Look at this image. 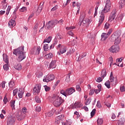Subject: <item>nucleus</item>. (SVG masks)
I'll use <instances>...</instances> for the list:
<instances>
[{"instance_id":"nucleus-29","label":"nucleus","mask_w":125,"mask_h":125,"mask_svg":"<svg viewBox=\"0 0 125 125\" xmlns=\"http://www.w3.org/2000/svg\"><path fill=\"white\" fill-rule=\"evenodd\" d=\"M51 40H52V37H49L47 39L44 40L43 43L47 42V43H49L51 42Z\"/></svg>"},{"instance_id":"nucleus-55","label":"nucleus","mask_w":125,"mask_h":125,"mask_svg":"<svg viewBox=\"0 0 125 125\" xmlns=\"http://www.w3.org/2000/svg\"><path fill=\"white\" fill-rule=\"evenodd\" d=\"M57 21V24L58 23V24H60V25H62L63 24V22H64V21L63 20H61L59 21Z\"/></svg>"},{"instance_id":"nucleus-32","label":"nucleus","mask_w":125,"mask_h":125,"mask_svg":"<svg viewBox=\"0 0 125 125\" xmlns=\"http://www.w3.org/2000/svg\"><path fill=\"white\" fill-rule=\"evenodd\" d=\"M104 85H105V86H106V87H107V88H111V86L110 85V81L108 80L107 81H106Z\"/></svg>"},{"instance_id":"nucleus-5","label":"nucleus","mask_w":125,"mask_h":125,"mask_svg":"<svg viewBox=\"0 0 125 125\" xmlns=\"http://www.w3.org/2000/svg\"><path fill=\"white\" fill-rule=\"evenodd\" d=\"M116 16H117V9H114L109 16V18L108 19V21H109V22H112L113 20H115V18H116Z\"/></svg>"},{"instance_id":"nucleus-33","label":"nucleus","mask_w":125,"mask_h":125,"mask_svg":"<svg viewBox=\"0 0 125 125\" xmlns=\"http://www.w3.org/2000/svg\"><path fill=\"white\" fill-rule=\"evenodd\" d=\"M42 5H43V3H41L40 6L38 7L37 9V11H38V12H41V11H42Z\"/></svg>"},{"instance_id":"nucleus-17","label":"nucleus","mask_w":125,"mask_h":125,"mask_svg":"<svg viewBox=\"0 0 125 125\" xmlns=\"http://www.w3.org/2000/svg\"><path fill=\"white\" fill-rule=\"evenodd\" d=\"M8 25L10 28H12L13 26H15L16 25V23L15 22V20H11L8 22Z\"/></svg>"},{"instance_id":"nucleus-4","label":"nucleus","mask_w":125,"mask_h":125,"mask_svg":"<svg viewBox=\"0 0 125 125\" xmlns=\"http://www.w3.org/2000/svg\"><path fill=\"white\" fill-rule=\"evenodd\" d=\"M54 78H55V77H54V75H48L44 77L43 82H44L45 83H49L50 81H53Z\"/></svg>"},{"instance_id":"nucleus-6","label":"nucleus","mask_w":125,"mask_h":125,"mask_svg":"<svg viewBox=\"0 0 125 125\" xmlns=\"http://www.w3.org/2000/svg\"><path fill=\"white\" fill-rule=\"evenodd\" d=\"M57 24V21H48V22L46 24V27L48 29H50L51 28H53L55 27V25Z\"/></svg>"},{"instance_id":"nucleus-41","label":"nucleus","mask_w":125,"mask_h":125,"mask_svg":"<svg viewBox=\"0 0 125 125\" xmlns=\"http://www.w3.org/2000/svg\"><path fill=\"white\" fill-rule=\"evenodd\" d=\"M60 92L61 94H62V95H64L65 97H67V95L66 94V90L65 91L64 90H62Z\"/></svg>"},{"instance_id":"nucleus-28","label":"nucleus","mask_w":125,"mask_h":125,"mask_svg":"<svg viewBox=\"0 0 125 125\" xmlns=\"http://www.w3.org/2000/svg\"><path fill=\"white\" fill-rule=\"evenodd\" d=\"M10 105L13 110V109H15V101H11L10 102Z\"/></svg>"},{"instance_id":"nucleus-14","label":"nucleus","mask_w":125,"mask_h":125,"mask_svg":"<svg viewBox=\"0 0 125 125\" xmlns=\"http://www.w3.org/2000/svg\"><path fill=\"white\" fill-rule=\"evenodd\" d=\"M111 8V6L106 5L104 6V9L102 10V13H107L110 11V9Z\"/></svg>"},{"instance_id":"nucleus-9","label":"nucleus","mask_w":125,"mask_h":125,"mask_svg":"<svg viewBox=\"0 0 125 125\" xmlns=\"http://www.w3.org/2000/svg\"><path fill=\"white\" fill-rule=\"evenodd\" d=\"M109 50L110 52H112L114 53V52H119V51L120 50V48L119 47V46L118 45H115L112 46L109 49Z\"/></svg>"},{"instance_id":"nucleus-56","label":"nucleus","mask_w":125,"mask_h":125,"mask_svg":"<svg viewBox=\"0 0 125 125\" xmlns=\"http://www.w3.org/2000/svg\"><path fill=\"white\" fill-rule=\"evenodd\" d=\"M41 110L42 108H41V106H37L36 108V112H41Z\"/></svg>"},{"instance_id":"nucleus-49","label":"nucleus","mask_w":125,"mask_h":125,"mask_svg":"<svg viewBox=\"0 0 125 125\" xmlns=\"http://www.w3.org/2000/svg\"><path fill=\"white\" fill-rule=\"evenodd\" d=\"M3 67L5 71H7L9 69L8 65L7 64H4Z\"/></svg>"},{"instance_id":"nucleus-62","label":"nucleus","mask_w":125,"mask_h":125,"mask_svg":"<svg viewBox=\"0 0 125 125\" xmlns=\"http://www.w3.org/2000/svg\"><path fill=\"white\" fill-rule=\"evenodd\" d=\"M26 111H27V108L26 107L22 108V114H26Z\"/></svg>"},{"instance_id":"nucleus-64","label":"nucleus","mask_w":125,"mask_h":125,"mask_svg":"<svg viewBox=\"0 0 125 125\" xmlns=\"http://www.w3.org/2000/svg\"><path fill=\"white\" fill-rule=\"evenodd\" d=\"M71 123L68 124V121H66V123H62V125H71Z\"/></svg>"},{"instance_id":"nucleus-43","label":"nucleus","mask_w":125,"mask_h":125,"mask_svg":"<svg viewBox=\"0 0 125 125\" xmlns=\"http://www.w3.org/2000/svg\"><path fill=\"white\" fill-rule=\"evenodd\" d=\"M111 26V24H109L108 22H106L104 25V28L105 29H109L110 28V26Z\"/></svg>"},{"instance_id":"nucleus-59","label":"nucleus","mask_w":125,"mask_h":125,"mask_svg":"<svg viewBox=\"0 0 125 125\" xmlns=\"http://www.w3.org/2000/svg\"><path fill=\"white\" fill-rule=\"evenodd\" d=\"M109 80L110 83H114L115 82V78L114 77H110Z\"/></svg>"},{"instance_id":"nucleus-23","label":"nucleus","mask_w":125,"mask_h":125,"mask_svg":"<svg viewBox=\"0 0 125 125\" xmlns=\"http://www.w3.org/2000/svg\"><path fill=\"white\" fill-rule=\"evenodd\" d=\"M57 43H58V41H57V39H54L53 44H52L50 46V48H54V46H55V45H57Z\"/></svg>"},{"instance_id":"nucleus-2","label":"nucleus","mask_w":125,"mask_h":125,"mask_svg":"<svg viewBox=\"0 0 125 125\" xmlns=\"http://www.w3.org/2000/svg\"><path fill=\"white\" fill-rule=\"evenodd\" d=\"M52 100L53 101V104L55 107H60L61 104L65 102V100L62 99V97L57 95L53 96Z\"/></svg>"},{"instance_id":"nucleus-50","label":"nucleus","mask_w":125,"mask_h":125,"mask_svg":"<svg viewBox=\"0 0 125 125\" xmlns=\"http://www.w3.org/2000/svg\"><path fill=\"white\" fill-rule=\"evenodd\" d=\"M5 83H6V82L5 81H3L1 83V84L2 88H4V87H5Z\"/></svg>"},{"instance_id":"nucleus-11","label":"nucleus","mask_w":125,"mask_h":125,"mask_svg":"<svg viewBox=\"0 0 125 125\" xmlns=\"http://www.w3.org/2000/svg\"><path fill=\"white\" fill-rule=\"evenodd\" d=\"M64 115H61L57 116V118H56L55 122L56 125H59V124H60V122L62 121V120H64Z\"/></svg>"},{"instance_id":"nucleus-44","label":"nucleus","mask_w":125,"mask_h":125,"mask_svg":"<svg viewBox=\"0 0 125 125\" xmlns=\"http://www.w3.org/2000/svg\"><path fill=\"white\" fill-rule=\"evenodd\" d=\"M76 88L77 91H79V92H81V91H82V88H81V86H80V85H76Z\"/></svg>"},{"instance_id":"nucleus-7","label":"nucleus","mask_w":125,"mask_h":125,"mask_svg":"<svg viewBox=\"0 0 125 125\" xmlns=\"http://www.w3.org/2000/svg\"><path fill=\"white\" fill-rule=\"evenodd\" d=\"M15 118L9 116L7 118V125H13L15 124Z\"/></svg>"},{"instance_id":"nucleus-38","label":"nucleus","mask_w":125,"mask_h":125,"mask_svg":"<svg viewBox=\"0 0 125 125\" xmlns=\"http://www.w3.org/2000/svg\"><path fill=\"white\" fill-rule=\"evenodd\" d=\"M70 75H71V73H69L66 77L65 79V82H66L67 83H69V82H70V81H71V80L70 79Z\"/></svg>"},{"instance_id":"nucleus-57","label":"nucleus","mask_w":125,"mask_h":125,"mask_svg":"<svg viewBox=\"0 0 125 125\" xmlns=\"http://www.w3.org/2000/svg\"><path fill=\"white\" fill-rule=\"evenodd\" d=\"M102 81H103L102 78L101 77H99L96 79V82H97V83H101Z\"/></svg>"},{"instance_id":"nucleus-48","label":"nucleus","mask_w":125,"mask_h":125,"mask_svg":"<svg viewBox=\"0 0 125 125\" xmlns=\"http://www.w3.org/2000/svg\"><path fill=\"white\" fill-rule=\"evenodd\" d=\"M95 112H96V109H93L92 112H91V116L93 117V116L95 115Z\"/></svg>"},{"instance_id":"nucleus-13","label":"nucleus","mask_w":125,"mask_h":125,"mask_svg":"<svg viewBox=\"0 0 125 125\" xmlns=\"http://www.w3.org/2000/svg\"><path fill=\"white\" fill-rule=\"evenodd\" d=\"M104 13H102L101 12V14L100 17V20L99 21V26H100L101 24H102V22L104 21V19L105 18V15H104Z\"/></svg>"},{"instance_id":"nucleus-15","label":"nucleus","mask_w":125,"mask_h":125,"mask_svg":"<svg viewBox=\"0 0 125 125\" xmlns=\"http://www.w3.org/2000/svg\"><path fill=\"white\" fill-rule=\"evenodd\" d=\"M16 117L18 121H22L23 120V113L22 112H19L17 113Z\"/></svg>"},{"instance_id":"nucleus-42","label":"nucleus","mask_w":125,"mask_h":125,"mask_svg":"<svg viewBox=\"0 0 125 125\" xmlns=\"http://www.w3.org/2000/svg\"><path fill=\"white\" fill-rule=\"evenodd\" d=\"M75 28V26L66 27V30H67V31H70L71 30H74Z\"/></svg>"},{"instance_id":"nucleus-37","label":"nucleus","mask_w":125,"mask_h":125,"mask_svg":"<svg viewBox=\"0 0 125 125\" xmlns=\"http://www.w3.org/2000/svg\"><path fill=\"white\" fill-rule=\"evenodd\" d=\"M3 61H4V62L5 63H6V64H8V58L7 57V56H4L3 57Z\"/></svg>"},{"instance_id":"nucleus-18","label":"nucleus","mask_w":125,"mask_h":125,"mask_svg":"<svg viewBox=\"0 0 125 125\" xmlns=\"http://www.w3.org/2000/svg\"><path fill=\"white\" fill-rule=\"evenodd\" d=\"M40 52H41V47L38 46L37 48H34L33 51L34 54H40Z\"/></svg>"},{"instance_id":"nucleus-58","label":"nucleus","mask_w":125,"mask_h":125,"mask_svg":"<svg viewBox=\"0 0 125 125\" xmlns=\"http://www.w3.org/2000/svg\"><path fill=\"white\" fill-rule=\"evenodd\" d=\"M38 28H39V23H36L34 27V30L36 32H37V29H38Z\"/></svg>"},{"instance_id":"nucleus-53","label":"nucleus","mask_w":125,"mask_h":125,"mask_svg":"<svg viewBox=\"0 0 125 125\" xmlns=\"http://www.w3.org/2000/svg\"><path fill=\"white\" fill-rule=\"evenodd\" d=\"M58 8V5H56L51 9V11H55Z\"/></svg>"},{"instance_id":"nucleus-51","label":"nucleus","mask_w":125,"mask_h":125,"mask_svg":"<svg viewBox=\"0 0 125 125\" xmlns=\"http://www.w3.org/2000/svg\"><path fill=\"white\" fill-rule=\"evenodd\" d=\"M105 5L111 6V2L110 1V0H106Z\"/></svg>"},{"instance_id":"nucleus-63","label":"nucleus","mask_w":125,"mask_h":125,"mask_svg":"<svg viewBox=\"0 0 125 125\" xmlns=\"http://www.w3.org/2000/svg\"><path fill=\"white\" fill-rule=\"evenodd\" d=\"M94 92H95L94 89H93L91 90L89 92V95H93V94H94Z\"/></svg>"},{"instance_id":"nucleus-25","label":"nucleus","mask_w":125,"mask_h":125,"mask_svg":"<svg viewBox=\"0 0 125 125\" xmlns=\"http://www.w3.org/2000/svg\"><path fill=\"white\" fill-rule=\"evenodd\" d=\"M14 68L16 70H18V71H20L21 70H22V65H21V63H18L15 65Z\"/></svg>"},{"instance_id":"nucleus-24","label":"nucleus","mask_w":125,"mask_h":125,"mask_svg":"<svg viewBox=\"0 0 125 125\" xmlns=\"http://www.w3.org/2000/svg\"><path fill=\"white\" fill-rule=\"evenodd\" d=\"M15 85V82L13 80H11L10 82H9V87L10 88H13Z\"/></svg>"},{"instance_id":"nucleus-40","label":"nucleus","mask_w":125,"mask_h":125,"mask_svg":"<svg viewBox=\"0 0 125 125\" xmlns=\"http://www.w3.org/2000/svg\"><path fill=\"white\" fill-rule=\"evenodd\" d=\"M10 9H11V6H8L6 12V15H8V14H9V12H10Z\"/></svg>"},{"instance_id":"nucleus-16","label":"nucleus","mask_w":125,"mask_h":125,"mask_svg":"<svg viewBox=\"0 0 125 125\" xmlns=\"http://www.w3.org/2000/svg\"><path fill=\"white\" fill-rule=\"evenodd\" d=\"M109 37V36L107 34V33H102L101 35V41L102 42H104L107 38Z\"/></svg>"},{"instance_id":"nucleus-34","label":"nucleus","mask_w":125,"mask_h":125,"mask_svg":"<svg viewBox=\"0 0 125 125\" xmlns=\"http://www.w3.org/2000/svg\"><path fill=\"white\" fill-rule=\"evenodd\" d=\"M97 124L98 125H101L102 124H103V119H98L97 120Z\"/></svg>"},{"instance_id":"nucleus-22","label":"nucleus","mask_w":125,"mask_h":125,"mask_svg":"<svg viewBox=\"0 0 125 125\" xmlns=\"http://www.w3.org/2000/svg\"><path fill=\"white\" fill-rule=\"evenodd\" d=\"M24 94V91L22 90V89L20 88L19 90L18 96L19 98H22L23 97V95Z\"/></svg>"},{"instance_id":"nucleus-39","label":"nucleus","mask_w":125,"mask_h":125,"mask_svg":"<svg viewBox=\"0 0 125 125\" xmlns=\"http://www.w3.org/2000/svg\"><path fill=\"white\" fill-rule=\"evenodd\" d=\"M35 100L37 103H41V99H40V97L38 96L35 97Z\"/></svg>"},{"instance_id":"nucleus-12","label":"nucleus","mask_w":125,"mask_h":125,"mask_svg":"<svg viewBox=\"0 0 125 125\" xmlns=\"http://www.w3.org/2000/svg\"><path fill=\"white\" fill-rule=\"evenodd\" d=\"M76 90H75V89L73 88H68L66 90V94L67 96H69V95H71V94H73L74 92H75Z\"/></svg>"},{"instance_id":"nucleus-35","label":"nucleus","mask_w":125,"mask_h":125,"mask_svg":"<svg viewBox=\"0 0 125 125\" xmlns=\"http://www.w3.org/2000/svg\"><path fill=\"white\" fill-rule=\"evenodd\" d=\"M20 11L21 12H27V7H22L20 9Z\"/></svg>"},{"instance_id":"nucleus-26","label":"nucleus","mask_w":125,"mask_h":125,"mask_svg":"<svg viewBox=\"0 0 125 125\" xmlns=\"http://www.w3.org/2000/svg\"><path fill=\"white\" fill-rule=\"evenodd\" d=\"M56 63V61H52L50 64V68H52V69H54L56 65L55 64Z\"/></svg>"},{"instance_id":"nucleus-1","label":"nucleus","mask_w":125,"mask_h":125,"mask_svg":"<svg viewBox=\"0 0 125 125\" xmlns=\"http://www.w3.org/2000/svg\"><path fill=\"white\" fill-rule=\"evenodd\" d=\"M24 46H21L14 50L13 54L18 56V60L19 62H21L22 60H24L26 58V54L23 52Z\"/></svg>"},{"instance_id":"nucleus-45","label":"nucleus","mask_w":125,"mask_h":125,"mask_svg":"<svg viewBox=\"0 0 125 125\" xmlns=\"http://www.w3.org/2000/svg\"><path fill=\"white\" fill-rule=\"evenodd\" d=\"M46 56L48 59H50L51 58H52L53 55L52 53H49L48 54L46 55Z\"/></svg>"},{"instance_id":"nucleus-30","label":"nucleus","mask_w":125,"mask_h":125,"mask_svg":"<svg viewBox=\"0 0 125 125\" xmlns=\"http://www.w3.org/2000/svg\"><path fill=\"white\" fill-rule=\"evenodd\" d=\"M43 48L44 51H48V44H44Z\"/></svg>"},{"instance_id":"nucleus-60","label":"nucleus","mask_w":125,"mask_h":125,"mask_svg":"<svg viewBox=\"0 0 125 125\" xmlns=\"http://www.w3.org/2000/svg\"><path fill=\"white\" fill-rule=\"evenodd\" d=\"M48 117H51L53 115V112L52 111H50L47 113V114Z\"/></svg>"},{"instance_id":"nucleus-19","label":"nucleus","mask_w":125,"mask_h":125,"mask_svg":"<svg viewBox=\"0 0 125 125\" xmlns=\"http://www.w3.org/2000/svg\"><path fill=\"white\" fill-rule=\"evenodd\" d=\"M81 107H82V104H81V103L79 102H76L73 105V109L77 108H81Z\"/></svg>"},{"instance_id":"nucleus-46","label":"nucleus","mask_w":125,"mask_h":125,"mask_svg":"<svg viewBox=\"0 0 125 125\" xmlns=\"http://www.w3.org/2000/svg\"><path fill=\"white\" fill-rule=\"evenodd\" d=\"M17 92H18V88L15 89L13 91V96H15V95L17 94Z\"/></svg>"},{"instance_id":"nucleus-20","label":"nucleus","mask_w":125,"mask_h":125,"mask_svg":"<svg viewBox=\"0 0 125 125\" xmlns=\"http://www.w3.org/2000/svg\"><path fill=\"white\" fill-rule=\"evenodd\" d=\"M125 5V0H121L119 1V8L122 9Z\"/></svg>"},{"instance_id":"nucleus-3","label":"nucleus","mask_w":125,"mask_h":125,"mask_svg":"<svg viewBox=\"0 0 125 125\" xmlns=\"http://www.w3.org/2000/svg\"><path fill=\"white\" fill-rule=\"evenodd\" d=\"M121 33L120 32L113 33L110 38V41L115 42L114 43L116 45H118L121 42Z\"/></svg>"},{"instance_id":"nucleus-10","label":"nucleus","mask_w":125,"mask_h":125,"mask_svg":"<svg viewBox=\"0 0 125 125\" xmlns=\"http://www.w3.org/2000/svg\"><path fill=\"white\" fill-rule=\"evenodd\" d=\"M87 25L89 24V19H84L83 18V20L82 21H80L79 22V26H84L85 25Z\"/></svg>"},{"instance_id":"nucleus-8","label":"nucleus","mask_w":125,"mask_h":125,"mask_svg":"<svg viewBox=\"0 0 125 125\" xmlns=\"http://www.w3.org/2000/svg\"><path fill=\"white\" fill-rule=\"evenodd\" d=\"M42 86L39 84H37L33 89V94L34 95L38 94L41 92Z\"/></svg>"},{"instance_id":"nucleus-36","label":"nucleus","mask_w":125,"mask_h":125,"mask_svg":"<svg viewBox=\"0 0 125 125\" xmlns=\"http://www.w3.org/2000/svg\"><path fill=\"white\" fill-rule=\"evenodd\" d=\"M91 102V98H88L85 103V105H89L90 104V103Z\"/></svg>"},{"instance_id":"nucleus-61","label":"nucleus","mask_w":125,"mask_h":125,"mask_svg":"<svg viewBox=\"0 0 125 125\" xmlns=\"http://www.w3.org/2000/svg\"><path fill=\"white\" fill-rule=\"evenodd\" d=\"M97 106L98 107V108H101L102 105H101V104H100V101H98L97 102Z\"/></svg>"},{"instance_id":"nucleus-54","label":"nucleus","mask_w":125,"mask_h":125,"mask_svg":"<svg viewBox=\"0 0 125 125\" xmlns=\"http://www.w3.org/2000/svg\"><path fill=\"white\" fill-rule=\"evenodd\" d=\"M44 87L45 88V91H49V90H50V88L47 85L44 86Z\"/></svg>"},{"instance_id":"nucleus-27","label":"nucleus","mask_w":125,"mask_h":125,"mask_svg":"<svg viewBox=\"0 0 125 125\" xmlns=\"http://www.w3.org/2000/svg\"><path fill=\"white\" fill-rule=\"evenodd\" d=\"M106 70L105 69H103L102 71V72H101V78H103V79H104V77H106Z\"/></svg>"},{"instance_id":"nucleus-21","label":"nucleus","mask_w":125,"mask_h":125,"mask_svg":"<svg viewBox=\"0 0 125 125\" xmlns=\"http://www.w3.org/2000/svg\"><path fill=\"white\" fill-rule=\"evenodd\" d=\"M66 51H67V47L65 46H62L60 49L61 53L63 54V53H65Z\"/></svg>"},{"instance_id":"nucleus-31","label":"nucleus","mask_w":125,"mask_h":125,"mask_svg":"<svg viewBox=\"0 0 125 125\" xmlns=\"http://www.w3.org/2000/svg\"><path fill=\"white\" fill-rule=\"evenodd\" d=\"M118 125H125V120L121 119L118 122Z\"/></svg>"},{"instance_id":"nucleus-47","label":"nucleus","mask_w":125,"mask_h":125,"mask_svg":"<svg viewBox=\"0 0 125 125\" xmlns=\"http://www.w3.org/2000/svg\"><path fill=\"white\" fill-rule=\"evenodd\" d=\"M120 90L121 92H124L125 91V86H121L120 87Z\"/></svg>"},{"instance_id":"nucleus-52","label":"nucleus","mask_w":125,"mask_h":125,"mask_svg":"<svg viewBox=\"0 0 125 125\" xmlns=\"http://www.w3.org/2000/svg\"><path fill=\"white\" fill-rule=\"evenodd\" d=\"M68 35L71 36V37H74V33L72 32V30H70L67 32Z\"/></svg>"}]
</instances>
